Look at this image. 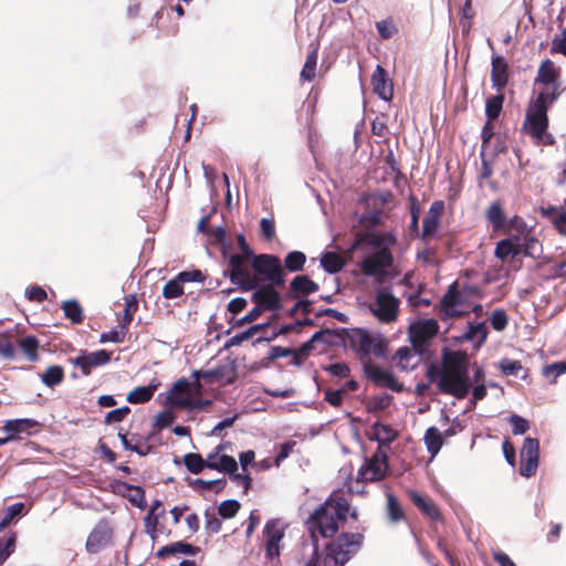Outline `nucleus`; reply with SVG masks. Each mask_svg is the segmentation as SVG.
<instances>
[{
    "instance_id": "15",
    "label": "nucleus",
    "mask_w": 566,
    "mask_h": 566,
    "mask_svg": "<svg viewBox=\"0 0 566 566\" xmlns=\"http://www.w3.org/2000/svg\"><path fill=\"white\" fill-rule=\"evenodd\" d=\"M285 528L280 520L268 521L263 528L265 539V554L268 558L279 557L281 554L280 543L284 538Z\"/></svg>"
},
{
    "instance_id": "9",
    "label": "nucleus",
    "mask_w": 566,
    "mask_h": 566,
    "mask_svg": "<svg viewBox=\"0 0 566 566\" xmlns=\"http://www.w3.org/2000/svg\"><path fill=\"white\" fill-rule=\"evenodd\" d=\"M252 277H255V287L261 283L282 286L285 283V274L281 260L272 254H256L253 260Z\"/></svg>"
},
{
    "instance_id": "11",
    "label": "nucleus",
    "mask_w": 566,
    "mask_h": 566,
    "mask_svg": "<svg viewBox=\"0 0 566 566\" xmlns=\"http://www.w3.org/2000/svg\"><path fill=\"white\" fill-rule=\"evenodd\" d=\"M349 338L353 346L357 349L361 363L363 358H370V355L379 358L386 355L387 345L381 337L371 336L364 329H355Z\"/></svg>"
},
{
    "instance_id": "57",
    "label": "nucleus",
    "mask_w": 566,
    "mask_h": 566,
    "mask_svg": "<svg viewBox=\"0 0 566 566\" xmlns=\"http://www.w3.org/2000/svg\"><path fill=\"white\" fill-rule=\"evenodd\" d=\"M490 321L492 327L497 332L504 331L509 324L507 314L504 310L501 308H496L493 311Z\"/></svg>"
},
{
    "instance_id": "3",
    "label": "nucleus",
    "mask_w": 566,
    "mask_h": 566,
    "mask_svg": "<svg viewBox=\"0 0 566 566\" xmlns=\"http://www.w3.org/2000/svg\"><path fill=\"white\" fill-rule=\"evenodd\" d=\"M385 213L373 210L358 217L352 228L354 242L349 248H391L396 244V235L391 230H384Z\"/></svg>"
},
{
    "instance_id": "63",
    "label": "nucleus",
    "mask_w": 566,
    "mask_h": 566,
    "mask_svg": "<svg viewBox=\"0 0 566 566\" xmlns=\"http://www.w3.org/2000/svg\"><path fill=\"white\" fill-rule=\"evenodd\" d=\"M25 296L31 302L41 303L48 297V294L41 286L33 285L25 290Z\"/></svg>"
},
{
    "instance_id": "8",
    "label": "nucleus",
    "mask_w": 566,
    "mask_h": 566,
    "mask_svg": "<svg viewBox=\"0 0 566 566\" xmlns=\"http://www.w3.org/2000/svg\"><path fill=\"white\" fill-rule=\"evenodd\" d=\"M359 533H343L328 545V553L324 558V566H344L356 554L363 543Z\"/></svg>"
},
{
    "instance_id": "60",
    "label": "nucleus",
    "mask_w": 566,
    "mask_h": 566,
    "mask_svg": "<svg viewBox=\"0 0 566 566\" xmlns=\"http://www.w3.org/2000/svg\"><path fill=\"white\" fill-rule=\"evenodd\" d=\"M510 423L512 424L513 434H523L530 429V422L515 413L510 417Z\"/></svg>"
},
{
    "instance_id": "27",
    "label": "nucleus",
    "mask_w": 566,
    "mask_h": 566,
    "mask_svg": "<svg viewBox=\"0 0 566 566\" xmlns=\"http://www.w3.org/2000/svg\"><path fill=\"white\" fill-rule=\"evenodd\" d=\"M114 490L116 493L127 497L134 506L138 509L146 507L145 491L142 486L118 481L115 483Z\"/></svg>"
},
{
    "instance_id": "24",
    "label": "nucleus",
    "mask_w": 566,
    "mask_h": 566,
    "mask_svg": "<svg viewBox=\"0 0 566 566\" xmlns=\"http://www.w3.org/2000/svg\"><path fill=\"white\" fill-rule=\"evenodd\" d=\"M397 438V431L390 426L376 422L371 426L369 431V439L378 442L377 450H382L388 454L390 449L389 444Z\"/></svg>"
},
{
    "instance_id": "43",
    "label": "nucleus",
    "mask_w": 566,
    "mask_h": 566,
    "mask_svg": "<svg viewBox=\"0 0 566 566\" xmlns=\"http://www.w3.org/2000/svg\"><path fill=\"white\" fill-rule=\"evenodd\" d=\"M410 499H411L412 503L419 510H421L424 514L429 515L432 518H437L438 517L439 514H438V510L434 506V504L429 502V501H427L421 494H419L416 491H411L410 492Z\"/></svg>"
},
{
    "instance_id": "40",
    "label": "nucleus",
    "mask_w": 566,
    "mask_h": 566,
    "mask_svg": "<svg viewBox=\"0 0 566 566\" xmlns=\"http://www.w3.org/2000/svg\"><path fill=\"white\" fill-rule=\"evenodd\" d=\"M207 468L226 472L231 476L238 470V464L234 458L227 454H222L219 457L218 462L208 461Z\"/></svg>"
},
{
    "instance_id": "4",
    "label": "nucleus",
    "mask_w": 566,
    "mask_h": 566,
    "mask_svg": "<svg viewBox=\"0 0 566 566\" xmlns=\"http://www.w3.org/2000/svg\"><path fill=\"white\" fill-rule=\"evenodd\" d=\"M438 388L441 392L463 399L470 391L468 367L458 355L449 357L441 369Z\"/></svg>"
},
{
    "instance_id": "5",
    "label": "nucleus",
    "mask_w": 566,
    "mask_h": 566,
    "mask_svg": "<svg viewBox=\"0 0 566 566\" xmlns=\"http://www.w3.org/2000/svg\"><path fill=\"white\" fill-rule=\"evenodd\" d=\"M223 259L227 261L224 274L231 283L239 285L244 291L255 289V277H252L253 260L255 253L253 250H239L230 253V250H222Z\"/></svg>"
},
{
    "instance_id": "36",
    "label": "nucleus",
    "mask_w": 566,
    "mask_h": 566,
    "mask_svg": "<svg viewBox=\"0 0 566 566\" xmlns=\"http://www.w3.org/2000/svg\"><path fill=\"white\" fill-rule=\"evenodd\" d=\"M196 551V547H193L190 544H186L182 542H176L170 545L163 546L157 552V557L159 558H166L170 555L175 554H185V555H193Z\"/></svg>"
},
{
    "instance_id": "34",
    "label": "nucleus",
    "mask_w": 566,
    "mask_h": 566,
    "mask_svg": "<svg viewBox=\"0 0 566 566\" xmlns=\"http://www.w3.org/2000/svg\"><path fill=\"white\" fill-rule=\"evenodd\" d=\"M363 369L366 377L376 386H378L389 373L375 364L370 358H363Z\"/></svg>"
},
{
    "instance_id": "22",
    "label": "nucleus",
    "mask_w": 566,
    "mask_h": 566,
    "mask_svg": "<svg viewBox=\"0 0 566 566\" xmlns=\"http://www.w3.org/2000/svg\"><path fill=\"white\" fill-rule=\"evenodd\" d=\"M444 212V202L436 200L431 203L426 217L422 221V239H427L436 234L438 231L440 219Z\"/></svg>"
},
{
    "instance_id": "13",
    "label": "nucleus",
    "mask_w": 566,
    "mask_h": 566,
    "mask_svg": "<svg viewBox=\"0 0 566 566\" xmlns=\"http://www.w3.org/2000/svg\"><path fill=\"white\" fill-rule=\"evenodd\" d=\"M388 470V454L382 450H376L370 459H367L358 471V479L363 482H376L381 480Z\"/></svg>"
},
{
    "instance_id": "58",
    "label": "nucleus",
    "mask_w": 566,
    "mask_h": 566,
    "mask_svg": "<svg viewBox=\"0 0 566 566\" xmlns=\"http://www.w3.org/2000/svg\"><path fill=\"white\" fill-rule=\"evenodd\" d=\"M322 332H317L315 333L310 340H307L306 343H304L297 352H295L294 354V364L300 366L301 365V361L298 359V356L301 357H305L310 350L313 349V346H314V343L316 340H318L321 337H322Z\"/></svg>"
},
{
    "instance_id": "37",
    "label": "nucleus",
    "mask_w": 566,
    "mask_h": 566,
    "mask_svg": "<svg viewBox=\"0 0 566 566\" xmlns=\"http://www.w3.org/2000/svg\"><path fill=\"white\" fill-rule=\"evenodd\" d=\"M344 264L343 258L334 251H327L321 256V265L328 273L339 272Z\"/></svg>"
},
{
    "instance_id": "10",
    "label": "nucleus",
    "mask_w": 566,
    "mask_h": 566,
    "mask_svg": "<svg viewBox=\"0 0 566 566\" xmlns=\"http://www.w3.org/2000/svg\"><path fill=\"white\" fill-rule=\"evenodd\" d=\"M474 292V287L458 290L457 282L452 283L440 302L442 318L460 317L469 313L468 298Z\"/></svg>"
},
{
    "instance_id": "49",
    "label": "nucleus",
    "mask_w": 566,
    "mask_h": 566,
    "mask_svg": "<svg viewBox=\"0 0 566 566\" xmlns=\"http://www.w3.org/2000/svg\"><path fill=\"white\" fill-rule=\"evenodd\" d=\"M20 347L30 361L38 359L39 340L34 336H27L20 340Z\"/></svg>"
},
{
    "instance_id": "17",
    "label": "nucleus",
    "mask_w": 566,
    "mask_h": 566,
    "mask_svg": "<svg viewBox=\"0 0 566 566\" xmlns=\"http://www.w3.org/2000/svg\"><path fill=\"white\" fill-rule=\"evenodd\" d=\"M392 264L390 250H376V253L366 258L361 263V270L366 275L382 280L386 270Z\"/></svg>"
},
{
    "instance_id": "16",
    "label": "nucleus",
    "mask_w": 566,
    "mask_h": 566,
    "mask_svg": "<svg viewBox=\"0 0 566 566\" xmlns=\"http://www.w3.org/2000/svg\"><path fill=\"white\" fill-rule=\"evenodd\" d=\"M539 443L537 439L525 438L521 449L520 474L530 478L535 474L538 467Z\"/></svg>"
},
{
    "instance_id": "12",
    "label": "nucleus",
    "mask_w": 566,
    "mask_h": 566,
    "mask_svg": "<svg viewBox=\"0 0 566 566\" xmlns=\"http://www.w3.org/2000/svg\"><path fill=\"white\" fill-rule=\"evenodd\" d=\"M399 301L387 289L377 291L376 300L370 304V312L381 322L391 323L397 319Z\"/></svg>"
},
{
    "instance_id": "25",
    "label": "nucleus",
    "mask_w": 566,
    "mask_h": 566,
    "mask_svg": "<svg viewBox=\"0 0 566 566\" xmlns=\"http://www.w3.org/2000/svg\"><path fill=\"white\" fill-rule=\"evenodd\" d=\"M484 216L493 232L497 234H500L509 223L501 200L491 202L490 206L485 209Z\"/></svg>"
},
{
    "instance_id": "59",
    "label": "nucleus",
    "mask_w": 566,
    "mask_h": 566,
    "mask_svg": "<svg viewBox=\"0 0 566 566\" xmlns=\"http://www.w3.org/2000/svg\"><path fill=\"white\" fill-rule=\"evenodd\" d=\"M221 521L213 511L207 510L205 512V527L207 532L216 534L221 530Z\"/></svg>"
},
{
    "instance_id": "50",
    "label": "nucleus",
    "mask_w": 566,
    "mask_h": 566,
    "mask_svg": "<svg viewBox=\"0 0 566 566\" xmlns=\"http://www.w3.org/2000/svg\"><path fill=\"white\" fill-rule=\"evenodd\" d=\"M127 331H128V327H125V324L119 323L113 329H111L106 333H103L101 335L99 342L101 343H106V342L122 343L125 339Z\"/></svg>"
},
{
    "instance_id": "21",
    "label": "nucleus",
    "mask_w": 566,
    "mask_h": 566,
    "mask_svg": "<svg viewBox=\"0 0 566 566\" xmlns=\"http://www.w3.org/2000/svg\"><path fill=\"white\" fill-rule=\"evenodd\" d=\"M189 388L190 382L186 378L177 380L167 397L168 402L177 408H193V401L189 396Z\"/></svg>"
},
{
    "instance_id": "28",
    "label": "nucleus",
    "mask_w": 566,
    "mask_h": 566,
    "mask_svg": "<svg viewBox=\"0 0 566 566\" xmlns=\"http://www.w3.org/2000/svg\"><path fill=\"white\" fill-rule=\"evenodd\" d=\"M559 70L555 66L554 62L549 59L544 60L537 71V76L535 77V84L543 85H552L559 84Z\"/></svg>"
},
{
    "instance_id": "30",
    "label": "nucleus",
    "mask_w": 566,
    "mask_h": 566,
    "mask_svg": "<svg viewBox=\"0 0 566 566\" xmlns=\"http://www.w3.org/2000/svg\"><path fill=\"white\" fill-rule=\"evenodd\" d=\"M423 350H419L412 347H400L396 352V358H398V366L401 370L413 369L420 360V355Z\"/></svg>"
},
{
    "instance_id": "18",
    "label": "nucleus",
    "mask_w": 566,
    "mask_h": 566,
    "mask_svg": "<svg viewBox=\"0 0 566 566\" xmlns=\"http://www.w3.org/2000/svg\"><path fill=\"white\" fill-rule=\"evenodd\" d=\"M112 528L106 520H101L88 534L86 539V551L90 554H96L102 551L112 539Z\"/></svg>"
},
{
    "instance_id": "62",
    "label": "nucleus",
    "mask_w": 566,
    "mask_h": 566,
    "mask_svg": "<svg viewBox=\"0 0 566 566\" xmlns=\"http://www.w3.org/2000/svg\"><path fill=\"white\" fill-rule=\"evenodd\" d=\"M326 371L338 378H346L349 376L350 369L346 363H335L324 367Z\"/></svg>"
},
{
    "instance_id": "42",
    "label": "nucleus",
    "mask_w": 566,
    "mask_h": 566,
    "mask_svg": "<svg viewBox=\"0 0 566 566\" xmlns=\"http://www.w3.org/2000/svg\"><path fill=\"white\" fill-rule=\"evenodd\" d=\"M291 289L303 294H311L318 291V284L306 275H298L291 282Z\"/></svg>"
},
{
    "instance_id": "54",
    "label": "nucleus",
    "mask_w": 566,
    "mask_h": 566,
    "mask_svg": "<svg viewBox=\"0 0 566 566\" xmlns=\"http://www.w3.org/2000/svg\"><path fill=\"white\" fill-rule=\"evenodd\" d=\"M240 506L237 500H226L220 503L218 513L222 518H232L239 512Z\"/></svg>"
},
{
    "instance_id": "6",
    "label": "nucleus",
    "mask_w": 566,
    "mask_h": 566,
    "mask_svg": "<svg viewBox=\"0 0 566 566\" xmlns=\"http://www.w3.org/2000/svg\"><path fill=\"white\" fill-rule=\"evenodd\" d=\"M196 233L202 237L207 245L218 248H232L231 232L221 218L219 220L218 206H212L196 226Z\"/></svg>"
},
{
    "instance_id": "47",
    "label": "nucleus",
    "mask_w": 566,
    "mask_h": 566,
    "mask_svg": "<svg viewBox=\"0 0 566 566\" xmlns=\"http://www.w3.org/2000/svg\"><path fill=\"white\" fill-rule=\"evenodd\" d=\"M305 261V254L301 251L294 250L286 255L284 264L289 271L297 272L303 269Z\"/></svg>"
},
{
    "instance_id": "31",
    "label": "nucleus",
    "mask_w": 566,
    "mask_h": 566,
    "mask_svg": "<svg viewBox=\"0 0 566 566\" xmlns=\"http://www.w3.org/2000/svg\"><path fill=\"white\" fill-rule=\"evenodd\" d=\"M310 48L311 51L308 52L304 66L301 71V78L307 82H312L316 75L319 44L311 43Z\"/></svg>"
},
{
    "instance_id": "45",
    "label": "nucleus",
    "mask_w": 566,
    "mask_h": 566,
    "mask_svg": "<svg viewBox=\"0 0 566 566\" xmlns=\"http://www.w3.org/2000/svg\"><path fill=\"white\" fill-rule=\"evenodd\" d=\"M260 237L264 243H273L276 238L275 223L273 219L262 218L260 220Z\"/></svg>"
},
{
    "instance_id": "56",
    "label": "nucleus",
    "mask_w": 566,
    "mask_h": 566,
    "mask_svg": "<svg viewBox=\"0 0 566 566\" xmlns=\"http://www.w3.org/2000/svg\"><path fill=\"white\" fill-rule=\"evenodd\" d=\"M15 546V534L12 533L7 538H0V565H2L13 553Z\"/></svg>"
},
{
    "instance_id": "38",
    "label": "nucleus",
    "mask_w": 566,
    "mask_h": 566,
    "mask_svg": "<svg viewBox=\"0 0 566 566\" xmlns=\"http://www.w3.org/2000/svg\"><path fill=\"white\" fill-rule=\"evenodd\" d=\"M64 316L69 318L73 324H80L83 322V308L76 300H67L62 302L61 305Z\"/></svg>"
},
{
    "instance_id": "46",
    "label": "nucleus",
    "mask_w": 566,
    "mask_h": 566,
    "mask_svg": "<svg viewBox=\"0 0 566 566\" xmlns=\"http://www.w3.org/2000/svg\"><path fill=\"white\" fill-rule=\"evenodd\" d=\"M386 497H387V513H388L389 520L394 523L399 522L400 520L403 518V512L401 510V506H400L397 497L389 492L386 493Z\"/></svg>"
},
{
    "instance_id": "23",
    "label": "nucleus",
    "mask_w": 566,
    "mask_h": 566,
    "mask_svg": "<svg viewBox=\"0 0 566 566\" xmlns=\"http://www.w3.org/2000/svg\"><path fill=\"white\" fill-rule=\"evenodd\" d=\"M371 85L374 93L384 101H390L392 98V81L387 76V72L381 65L376 66V70L371 76Z\"/></svg>"
},
{
    "instance_id": "48",
    "label": "nucleus",
    "mask_w": 566,
    "mask_h": 566,
    "mask_svg": "<svg viewBox=\"0 0 566 566\" xmlns=\"http://www.w3.org/2000/svg\"><path fill=\"white\" fill-rule=\"evenodd\" d=\"M184 463L192 474H199L207 467V462L199 453H187L184 457Z\"/></svg>"
},
{
    "instance_id": "1",
    "label": "nucleus",
    "mask_w": 566,
    "mask_h": 566,
    "mask_svg": "<svg viewBox=\"0 0 566 566\" xmlns=\"http://www.w3.org/2000/svg\"><path fill=\"white\" fill-rule=\"evenodd\" d=\"M348 514L352 518H357V512L350 511L349 502L344 494L339 491L333 492L307 520L313 545L317 544L316 533L326 538L333 537L339 528V523L345 522Z\"/></svg>"
},
{
    "instance_id": "51",
    "label": "nucleus",
    "mask_w": 566,
    "mask_h": 566,
    "mask_svg": "<svg viewBox=\"0 0 566 566\" xmlns=\"http://www.w3.org/2000/svg\"><path fill=\"white\" fill-rule=\"evenodd\" d=\"M566 373V361H557L551 365H546L542 369V375L549 379L551 384H554L556 379Z\"/></svg>"
},
{
    "instance_id": "52",
    "label": "nucleus",
    "mask_w": 566,
    "mask_h": 566,
    "mask_svg": "<svg viewBox=\"0 0 566 566\" xmlns=\"http://www.w3.org/2000/svg\"><path fill=\"white\" fill-rule=\"evenodd\" d=\"M190 484L193 488H198L201 490H212L216 493H219L224 489L227 481L224 479L209 480V481L203 480V479H195Z\"/></svg>"
},
{
    "instance_id": "41",
    "label": "nucleus",
    "mask_w": 566,
    "mask_h": 566,
    "mask_svg": "<svg viewBox=\"0 0 566 566\" xmlns=\"http://www.w3.org/2000/svg\"><path fill=\"white\" fill-rule=\"evenodd\" d=\"M64 377V370L59 365L50 366L45 369V371L41 375L42 382L52 388L59 385Z\"/></svg>"
},
{
    "instance_id": "33",
    "label": "nucleus",
    "mask_w": 566,
    "mask_h": 566,
    "mask_svg": "<svg viewBox=\"0 0 566 566\" xmlns=\"http://www.w3.org/2000/svg\"><path fill=\"white\" fill-rule=\"evenodd\" d=\"M505 97L503 92L486 98L485 101V116L489 122H494L499 118L504 104Z\"/></svg>"
},
{
    "instance_id": "26",
    "label": "nucleus",
    "mask_w": 566,
    "mask_h": 566,
    "mask_svg": "<svg viewBox=\"0 0 566 566\" xmlns=\"http://www.w3.org/2000/svg\"><path fill=\"white\" fill-rule=\"evenodd\" d=\"M270 284H266L255 291L252 295V300L260 306L270 311L280 308V295Z\"/></svg>"
},
{
    "instance_id": "44",
    "label": "nucleus",
    "mask_w": 566,
    "mask_h": 566,
    "mask_svg": "<svg viewBox=\"0 0 566 566\" xmlns=\"http://www.w3.org/2000/svg\"><path fill=\"white\" fill-rule=\"evenodd\" d=\"M376 29L382 40H389L396 35L399 30L392 18H387L376 22Z\"/></svg>"
},
{
    "instance_id": "2",
    "label": "nucleus",
    "mask_w": 566,
    "mask_h": 566,
    "mask_svg": "<svg viewBox=\"0 0 566 566\" xmlns=\"http://www.w3.org/2000/svg\"><path fill=\"white\" fill-rule=\"evenodd\" d=\"M563 91L560 84L541 91L526 109L523 129L537 144L552 146L555 143L554 136L547 132L549 124L547 113L549 106L560 96Z\"/></svg>"
},
{
    "instance_id": "19",
    "label": "nucleus",
    "mask_w": 566,
    "mask_h": 566,
    "mask_svg": "<svg viewBox=\"0 0 566 566\" xmlns=\"http://www.w3.org/2000/svg\"><path fill=\"white\" fill-rule=\"evenodd\" d=\"M111 360V353L105 349L96 352L84 353L78 355L72 360L75 367L82 370V374L87 376L91 374L93 368L106 365Z\"/></svg>"
},
{
    "instance_id": "53",
    "label": "nucleus",
    "mask_w": 566,
    "mask_h": 566,
    "mask_svg": "<svg viewBox=\"0 0 566 566\" xmlns=\"http://www.w3.org/2000/svg\"><path fill=\"white\" fill-rule=\"evenodd\" d=\"M182 294H184V286L178 276H176L172 280H169L163 289V295L165 298H168V300L179 297Z\"/></svg>"
},
{
    "instance_id": "55",
    "label": "nucleus",
    "mask_w": 566,
    "mask_h": 566,
    "mask_svg": "<svg viewBox=\"0 0 566 566\" xmlns=\"http://www.w3.org/2000/svg\"><path fill=\"white\" fill-rule=\"evenodd\" d=\"M138 308L137 300L134 295H127L125 297V308L120 324H125V327L133 321V315Z\"/></svg>"
},
{
    "instance_id": "20",
    "label": "nucleus",
    "mask_w": 566,
    "mask_h": 566,
    "mask_svg": "<svg viewBox=\"0 0 566 566\" xmlns=\"http://www.w3.org/2000/svg\"><path fill=\"white\" fill-rule=\"evenodd\" d=\"M510 67L506 60L501 55H493L491 59V82L492 87L501 93L510 81Z\"/></svg>"
},
{
    "instance_id": "35",
    "label": "nucleus",
    "mask_w": 566,
    "mask_h": 566,
    "mask_svg": "<svg viewBox=\"0 0 566 566\" xmlns=\"http://www.w3.org/2000/svg\"><path fill=\"white\" fill-rule=\"evenodd\" d=\"M423 440L428 452L432 457L437 455L443 443L440 430L436 427L428 428L424 433Z\"/></svg>"
},
{
    "instance_id": "39",
    "label": "nucleus",
    "mask_w": 566,
    "mask_h": 566,
    "mask_svg": "<svg viewBox=\"0 0 566 566\" xmlns=\"http://www.w3.org/2000/svg\"><path fill=\"white\" fill-rule=\"evenodd\" d=\"M488 337V327L484 322L481 323H470L468 331L464 335V338L476 343L479 346L486 340Z\"/></svg>"
},
{
    "instance_id": "64",
    "label": "nucleus",
    "mask_w": 566,
    "mask_h": 566,
    "mask_svg": "<svg viewBox=\"0 0 566 566\" xmlns=\"http://www.w3.org/2000/svg\"><path fill=\"white\" fill-rule=\"evenodd\" d=\"M552 51L566 56V28L552 42Z\"/></svg>"
},
{
    "instance_id": "7",
    "label": "nucleus",
    "mask_w": 566,
    "mask_h": 566,
    "mask_svg": "<svg viewBox=\"0 0 566 566\" xmlns=\"http://www.w3.org/2000/svg\"><path fill=\"white\" fill-rule=\"evenodd\" d=\"M500 234L506 235L495 248H534L538 244L535 231L521 216H513Z\"/></svg>"
},
{
    "instance_id": "61",
    "label": "nucleus",
    "mask_w": 566,
    "mask_h": 566,
    "mask_svg": "<svg viewBox=\"0 0 566 566\" xmlns=\"http://www.w3.org/2000/svg\"><path fill=\"white\" fill-rule=\"evenodd\" d=\"M24 507V504L19 502L10 505L7 509L6 515L0 522V530L4 528L17 515H19Z\"/></svg>"
},
{
    "instance_id": "32",
    "label": "nucleus",
    "mask_w": 566,
    "mask_h": 566,
    "mask_svg": "<svg viewBox=\"0 0 566 566\" xmlns=\"http://www.w3.org/2000/svg\"><path fill=\"white\" fill-rule=\"evenodd\" d=\"M158 387V382L149 384L148 386L136 387L127 395V401L134 405L145 403L153 398Z\"/></svg>"
},
{
    "instance_id": "29",
    "label": "nucleus",
    "mask_w": 566,
    "mask_h": 566,
    "mask_svg": "<svg viewBox=\"0 0 566 566\" xmlns=\"http://www.w3.org/2000/svg\"><path fill=\"white\" fill-rule=\"evenodd\" d=\"M39 424L36 420L22 418L8 420L3 426V431L9 434V439H18L21 433H28Z\"/></svg>"
},
{
    "instance_id": "14",
    "label": "nucleus",
    "mask_w": 566,
    "mask_h": 566,
    "mask_svg": "<svg viewBox=\"0 0 566 566\" xmlns=\"http://www.w3.org/2000/svg\"><path fill=\"white\" fill-rule=\"evenodd\" d=\"M439 324L434 318L418 321L409 326V339L412 346L423 350L427 342L437 335Z\"/></svg>"
}]
</instances>
